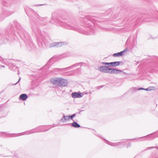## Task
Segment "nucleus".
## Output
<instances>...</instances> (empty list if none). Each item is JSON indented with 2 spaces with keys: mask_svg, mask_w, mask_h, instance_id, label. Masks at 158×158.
Masks as SVG:
<instances>
[{
  "mask_svg": "<svg viewBox=\"0 0 158 158\" xmlns=\"http://www.w3.org/2000/svg\"><path fill=\"white\" fill-rule=\"evenodd\" d=\"M99 71L105 73H107L110 74H119L121 73L122 74L124 73L121 70L115 69L110 68L107 66H101L98 68Z\"/></svg>",
  "mask_w": 158,
  "mask_h": 158,
  "instance_id": "obj_1",
  "label": "nucleus"
},
{
  "mask_svg": "<svg viewBox=\"0 0 158 158\" xmlns=\"http://www.w3.org/2000/svg\"><path fill=\"white\" fill-rule=\"evenodd\" d=\"M76 115V114H74L71 116H64L61 119V121L62 123L69 121L70 119L73 120V118Z\"/></svg>",
  "mask_w": 158,
  "mask_h": 158,
  "instance_id": "obj_2",
  "label": "nucleus"
},
{
  "mask_svg": "<svg viewBox=\"0 0 158 158\" xmlns=\"http://www.w3.org/2000/svg\"><path fill=\"white\" fill-rule=\"evenodd\" d=\"M81 71L80 69H78L76 70L71 71L66 73V75L68 76H73L79 75Z\"/></svg>",
  "mask_w": 158,
  "mask_h": 158,
  "instance_id": "obj_3",
  "label": "nucleus"
},
{
  "mask_svg": "<svg viewBox=\"0 0 158 158\" xmlns=\"http://www.w3.org/2000/svg\"><path fill=\"white\" fill-rule=\"evenodd\" d=\"M62 44H64V43L62 42H55L50 44L49 45V47L50 48L54 47H61Z\"/></svg>",
  "mask_w": 158,
  "mask_h": 158,
  "instance_id": "obj_4",
  "label": "nucleus"
},
{
  "mask_svg": "<svg viewBox=\"0 0 158 158\" xmlns=\"http://www.w3.org/2000/svg\"><path fill=\"white\" fill-rule=\"evenodd\" d=\"M121 63V61H116L110 62L109 66L111 67H115L119 65Z\"/></svg>",
  "mask_w": 158,
  "mask_h": 158,
  "instance_id": "obj_5",
  "label": "nucleus"
},
{
  "mask_svg": "<svg viewBox=\"0 0 158 158\" xmlns=\"http://www.w3.org/2000/svg\"><path fill=\"white\" fill-rule=\"evenodd\" d=\"M77 65V64H74L70 67H69L66 68L61 69H56L58 71H65L68 70V69H71L72 68H74V67H75V66H76Z\"/></svg>",
  "mask_w": 158,
  "mask_h": 158,
  "instance_id": "obj_6",
  "label": "nucleus"
},
{
  "mask_svg": "<svg viewBox=\"0 0 158 158\" xmlns=\"http://www.w3.org/2000/svg\"><path fill=\"white\" fill-rule=\"evenodd\" d=\"M72 96L73 98H79L82 97L81 93L77 92L73 93L72 94Z\"/></svg>",
  "mask_w": 158,
  "mask_h": 158,
  "instance_id": "obj_7",
  "label": "nucleus"
},
{
  "mask_svg": "<svg viewBox=\"0 0 158 158\" xmlns=\"http://www.w3.org/2000/svg\"><path fill=\"white\" fill-rule=\"evenodd\" d=\"M126 49L125 50H124L123 51H121L119 52H117V53H114L113 54V56L114 57H117L118 56H122L123 53L126 50Z\"/></svg>",
  "mask_w": 158,
  "mask_h": 158,
  "instance_id": "obj_8",
  "label": "nucleus"
},
{
  "mask_svg": "<svg viewBox=\"0 0 158 158\" xmlns=\"http://www.w3.org/2000/svg\"><path fill=\"white\" fill-rule=\"evenodd\" d=\"M19 98L22 100H25L27 99V96L25 94H22L20 95Z\"/></svg>",
  "mask_w": 158,
  "mask_h": 158,
  "instance_id": "obj_9",
  "label": "nucleus"
},
{
  "mask_svg": "<svg viewBox=\"0 0 158 158\" xmlns=\"http://www.w3.org/2000/svg\"><path fill=\"white\" fill-rule=\"evenodd\" d=\"M71 126L75 128H78L80 127V125L78 124L76 122H73L71 124Z\"/></svg>",
  "mask_w": 158,
  "mask_h": 158,
  "instance_id": "obj_10",
  "label": "nucleus"
},
{
  "mask_svg": "<svg viewBox=\"0 0 158 158\" xmlns=\"http://www.w3.org/2000/svg\"><path fill=\"white\" fill-rule=\"evenodd\" d=\"M63 26L64 27H65L67 29H69L73 30H74L75 29V28H73L72 27L69 25L68 24L65 23H64V25Z\"/></svg>",
  "mask_w": 158,
  "mask_h": 158,
  "instance_id": "obj_11",
  "label": "nucleus"
},
{
  "mask_svg": "<svg viewBox=\"0 0 158 158\" xmlns=\"http://www.w3.org/2000/svg\"><path fill=\"white\" fill-rule=\"evenodd\" d=\"M62 80H52L51 82L54 84H58L59 82H61Z\"/></svg>",
  "mask_w": 158,
  "mask_h": 158,
  "instance_id": "obj_12",
  "label": "nucleus"
},
{
  "mask_svg": "<svg viewBox=\"0 0 158 158\" xmlns=\"http://www.w3.org/2000/svg\"><path fill=\"white\" fill-rule=\"evenodd\" d=\"M155 89V88L154 87H149L148 88L144 89L145 90H154Z\"/></svg>",
  "mask_w": 158,
  "mask_h": 158,
  "instance_id": "obj_13",
  "label": "nucleus"
},
{
  "mask_svg": "<svg viewBox=\"0 0 158 158\" xmlns=\"http://www.w3.org/2000/svg\"><path fill=\"white\" fill-rule=\"evenodd\" d=\"M9 68L10 69L13 71H15V69H16V66H13V67H12L11 65H10Z\"/></svg>",
  "mask_w": 158,
  "mask_h": 158,
  "instance_id": "obj_14",
  "label": "nucleus"
},
{
  "mask_svg": "<svg viewBox=\"0 0 158 158\" xmlns=\"http://www.w3.org/2000/svg\"><path fill=\"white\" fill-rule=\"evenodd\" d=\"M102 64L107 65H110V63L102 62Z\"/></svg>",
  "mask_w": 158,
  "mask_h": 158,
  "instance_id": "obj_15",
  "label": "nucleus"
},
{
  "mask_svg": "<svg viewBox=\"0 0 158 158\" xmlns=\"http://www.w3.org/2000/svg\"><path fill=\"white\" fill-rule=\"evenodd\" d=\"M56 79H64L63 78H62V77H58L57 78H56Z\"/></svg>",
  "mask_w": 158,
  "mask_h": 158,
  "instance_id": "obj_16",
  "label": "nucleus"
},
{
  "mask_svg": "<svg viewBox=\"0 0 158 158\" xmlns=\"http://www.w3.org/2000/svg\"><path fill=\"white\" fill-rule=\"evenodd\" d=\"M143 89H144L143 88H140L139 89V90H143Z\"/></svg>",
  "mask_w": 158,
  "mask_h": 158,
  "instance_id": "obj_17",
  "label": "nucleus"
},
{
  "mask_svg": "<svg viewBox=\"0 0 158 158\" xmlns=\"http://www.w3.org/2000/svg\"><path fill=\"white\" fill-rule=\"evenodd\" d=\"M36 5V6H41V5Z\"/></svg>",
  "mask_w": 158,
  "mask_h": 158,
  "instance_id": "obj_18",
  "label": "nucleus"
},
{
  "mask_svg": "<svg viewBox=\"0 0 158 158\" xmlns=\"http://www.w3.org/2000/svg\"><path fill=\"white\" fill-rule=\"evenodd\" d=\"M1 67H4V66H1Z\"/></svg>",
  "mask_w": 158,
  "mask_h": 158,
  "instance_id": "obj_19",
  "label": "nucleus"
}]
</instances>
